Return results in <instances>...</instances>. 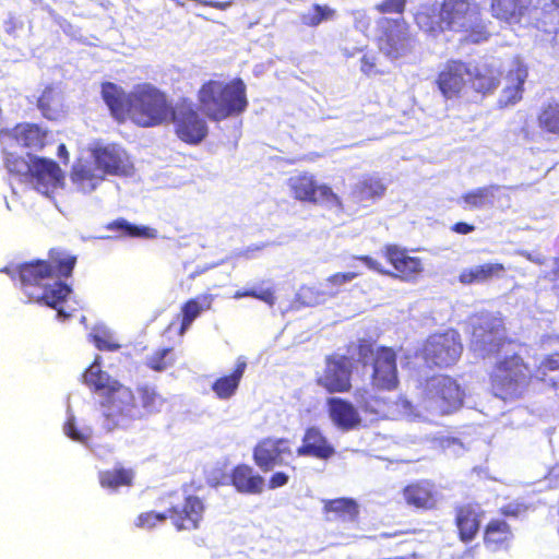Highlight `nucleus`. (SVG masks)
Instances as JSON below:
<instances>
[{"label": "nucleus", "instance_id": "nucleus-1", "mask_svg": "<svg viewBox=\"0 0 559 559\" xmlns=\"http://www.w3.org/2000/svg\"><path fill=\"white\" fill-rule=\"evenodd\" d=\"M76 258L59 249L49 252V261L37 260L25 263L7 272L12 278L19 276L21 290L27 301L57 310L59 319L70 317L60 305L71 293V288L61 281L72 274Z\"/></svg>", "mask_w": 559, "mask_h": 559}, {"label": "nucleus", "instance_id": "nucleus-2", "mask_svg": "<svg viewBox=\"0 0 559 559\" xmlns=\"http://www.w3.org/2000/svg\"><path fill=\"white\" fill-rule=\"evenodd\" d=\"M418 27L436 37L444 29L469 33L468 39L479 43L485 39V25L479 7L468 0H444L441 5L424 4L415 14Z\"/></svg>", "mask_w": 559, "mask_h": 559}, {"label": "nucleus", "instance_id": "nucleus-3", "mask_svg": "<svg viewBox=\"0 0 559 559\" xmlns=\"http://www.w3.org/2000/svg\"><path fill=\"white\" fill-rule=\"evenodd\" d=\"M200 108L213 121H222L242 114L248 107L246 84L240 79L228 83L209 81L198 94Z\"/></svg>", "mask_w": 559, "mask_h": 559}, {"label": "nucleus", "instance_id": "nucleus-4", "mask_svg": "<svg viewBox=\"0 0 559 559\" xmlns=\"http://www.w3.org/2000/svg\"><path fill=\"white\" fill-rule=\"evenodd\" d=\"M4 167L12 176H16L21 182L29 185L39 193L49 197L63 179L60 167L52 159L32 156L28 160L9 152L10 143L2 141Z\"/></svg>", "mask_w": 559, "mask_h": 559}, {"label": "nucleus", "instance_id": "nucleus-5", "mask_svg": "<svg viewBox=\"0 0 559 559\" xmlns=\"http://www.w3.org/2000/svg\"><path fill=\"white\" fill-rule=\"evenodd\" d=\"M163 502L167 507V512L141 513L135 525L141 528H152L169 518L179 531L198 528L204 512L203 502L198 497H186L180 492H173L163 498Z\"/></svg>", "mask_w": 559, "mask_h": 559}, {"label": "nucleus", "instance_id": "nucleus-6", "mask_svg": "<svg viewBox=\"0 0 559 559\" xmlns=\"http://www.w3.org/2000/svg\"><path fill=\"white\" fill-rule=\"evenodd\" d=\"M128 115L141 127H153L168 121L174 107L166 95L151 84L134 87L128 95Z\"/></svg>", "mask_w": 559, "mask_h": 559}, {"label": "nucleus", "instance_id": "nucleus-7", "mask_svg": "<svg viewBox=\"0 0 559 559\" xmlns=\"http://www.w3.org/2000/svg\"><path fill=\"white\" fill-rule=\"evenodd\" d=\"M531 372L518 355L498 361L490 374L493 394L503 401H514L527 391Z\"/></svg>", "mask_w": 559, "mask_h": 559}, {"label": "nucleus", "instance_id": "nucleus-8", "mask_svg": "<svg viewBox=\"0 0 559 559\" xmlns=\"http://www.w3.org/2000/svg\"><path fill=\"white\" fill-rule=\"evenodd\" d=\"M104 428L111 431L116 428H129L135 420L143 418V412L135 402L133 392L120 385L102 403Z\"/></svg>", "mask_w": 559, "mask_h": 559}, {"label": "nucleus", "instance_id": "nucleus-9", "mask_svg": "<svg viewBox=\"0 0 559 559\" xmlns=\"http://www.w3.org/2000/svg\"><path fill=\"white\" fill-rule=\"evenodd\" d=\"M502 320L491 313H481L473 321L471 349L481 358L500 352L504 346Z\"/></svg>", "mask_w": 559, "mask_h": 559}, {"label": "nucleus", "instance_id": "nucleus-10", "mask_svg": "<svg viewBox=\"0 0 559 559\" xmlns=\"http://www.w3.org/2000/svg\"><path fill=\"white\" fill-rule=\"evenodd\" d=\"M288 187L295 199L323 205L336 212L345 211L342 199L326 185H318L314 176L299 173L288 179Z\"/></svg>", "mask_w": 559, "mask_h": 559}, {"label": "nucleus", "instance_id": "nucleus-11", "mask_svg": "<svg viewBox=\"0 0 559 559\" xmlns=\"http://www.w3.org/2000/svg\"><path fill=\"white\" fill-rule=\"evenodd\" d=\"M463 394L456 381L448 376H436L427 381L425 408L433 414H448L462 405Z\"/></svg>", "mask_w": 559, "mask_h": 559}, {"label": "nucleus", "instance_id": "nucleus-12", "mask_svg": "<svg viewBox=\"0 0 559 559\" xmlns=\"http://www.w3.org/2000/svg\"><path fill=\"white\" fill-rule=\"evenodd\" d=\"M369 353L372 357V385L379 390L395 389L399 383L395 352L389 347H380L373 353L369 345H360L359 358L364 366H367L364 359Z\"/></svg>", "mask_w": 559, "mask_h": 559}, {"label": "nucleus", "instance_id": "nucleus-13", "mask_svg": "<svg viewBox=\"0 0 559 559\" xmlns=\"http://www.w3.org/2000/svg\"><path fill=\"white\" fill-rule=\"evenodd\" d=\"M460 335L453 330L429 336L424 345L423 354L427 364L448 367L457 361L462 354Z\"/></svg>", "mask_w": 559, "mask_h": 559}, {"label": "nucleus", "instance_id": "nucleus-14", "mask_svg": "<svg viewBox=\"0 0 559 559\" xmlns=\"http://www.w3.org/2000/svg\"><path fill=\"white\" fill-rule=\"evenodd\" d=\"M170 119L179 139L190 144L200 143L207 135V123L195 110L192 103L183 100L171 111Z\"/></svg>", "mask_w": 559, "mask_h": 559}, {"label": "nucleus", "instance_id": "nucleus-15", "mask_svg": "<svg viewBox=\"0 0 559 559\" xmlns=\"http://www.w3.org/2000/svg\"><path fill=\"white\" fill-rule=\"evenodd\" d=\"M253 460L263 472L288 465L293 460L290 441L285 438H265L254 447Z\"/></svg>", "mask_w": 559, "mask_h": 559}, {"label": "nucleus", "instance_id": "nucleus-16", "mask_svg": "<svg viewBox=\"0 0 559 559\" xmlns=\"http://www.w3.org/2000/svg\"><path fill=\"white\" fill-rule=\"evenodd\" d=\"M383 29L379 39V48L385 56L391 59H399L413 51L415 40L405 22L399 20L386 21Z\"/></svg>", "mask_w": 559, "mask_h": 559}, {"label": "nucleus", "instance_id": "nucleus-17", "mask_svg": "<svg viewBox=\"0 0 559 559\" xmlns=\"http://www.w3.org/2000/svg\"><path fill=\"white\" fill-rule=\"evenodd\" d=\"M353 362L345 356H336L326 360L323 373L318 383L329 392H344L350 388Z\"/></svg>", "mask_w": 559, "mask_h": 559}, {"label": "nucleus", "instance_id": "nucleus-18", "mask_svg": "<svg viewBox=\"0 0 559 559\" xmlns=\"http://www.w3.org/2000/svg\"><path fill=\"white\" fill-rule=\"evenodd\" d=\"M472 78L469 66L461 61H449L438 75V86L447 98L457 96Z\"/></svg>", "mask_w": 559, "mask_h": 559}, {"label": "nucleus", "instance_id": "nucleus-19", "mask_svg": "<svg viewBox=\"0 0 559 559\" xmlns=\"http://www.w3.org/2000/svg\"><path fill=\"white\" fill-rule=\"evenodd\" d=\"M93 162L103 175H127L131 167L129 157L123 148L110 144L95 148L92 153Z\"/></svg>", "mask_w": 559, "mask_h": 559}, {"label": "nucleus", "instance_id": "nucleus-20", "mask_svg": "<svg viewBox=\"0 0 559 559\" xmlns=\"http://www.w3.org/2000/svg\"><path fill=\"white\" fill-rule=\"evenodd\" d=\"M384 255L397 272L396 276L404 281H412L423 272L421 260L411 257L404 248L389 245L384 249Z\"/></svg>", "mask_w": 559, "mask_h": 559}, {"label": "nucleus", "instance_id": "nucleus-21", "mask_svg": "<svg viewBox=\"0 0 559 559\" xmlns=\"http://www.w3.org/2000/svg\"><path fill=\"white\" fill-rule=\"evenodd\" d=\"M503 190V187L497 185L479 187L466 192L461 200L468 210L491 207L496 203L509 205L510 198Z\"/></svg>", "mask_w": 559, "mask_h": 559}, {"label": "nucleus", "instance_id": "nucleus-22", "mask_svg": "<svg viewBox=\"0 0 559 559\" xmlns=\"http://www.w3.org/2000/svg\"><path fill=\"white\" fill-rule=\"evenodd\" d=\"M527 78V68L518 58L509 66L506 76V86L502 90L500 106L513 105L522 98V85Z\"/></svg>", "mask_w": 559, "mask_h": 559}, {"label": "nucleus", "instance_id": "nucleus-23", "mask_svg": "<svg viewBox=\"0 0 559 559\" xmlns=\"http://www.w3.org/2000/svg\"><path fill=\"white\" fill-rule=\"evenodd\" d=\"M103 171L92 160H79L73 165L71 181L76 191L92 193L104 181Z\"/></svg>", "mask_w": 559, "mask_h": 559}, {"label": "nucleus", "instance_id": "nucleus-24", "mask_svg": "<svg viewBox=\"0 0 559 559\" xmlns=\"http://www.w3.org/2000/svg\"><path fill=\"white\" fill-rule=\"evenodd\" d=\"M403 498L409 507L429 510L436 507L439 492L431 481L420 480L406 486L403 490Z\"/></svg>", "mask_w": 559, "mask_h": 559}, {"label": "nucleus", "instance_id": "nucleus-25", "mask_svg": "<svg viewBox=\"0 0 559 559\" xmlns=\"http://www.w3.org/2000/svg\"><path fill=\"white\" fill-rule=\"evenodd\" d=\"M329 416L332 423L343 431H349L357 428L361 418L356 407L340 397L328 400Z\"/></svg>", "mask_w": 559, "mask_h": 559}, {"label": "nucleus", "instance_id": "nucleus-26", "mask_svg": "<svg viewBox=\"0 0 559 559\" xmlns=\"http://www.w3.org/2000/svg\"><path fill=\"white\" fill-rule=\"evenodd\" d=\"M385 190L386 187L378 176L366 175L353 186L350 199L354 203L366 206L382 198Z\"/></svg>", "mask_w": 559, "mask_h": 559}, {"label": "nucleus", "instance_id": "nucleus-27", "mask_svg": "<svg viewBox=\"0 0 559 559\" xmlns=\"http://www.w3.org/2000/svg\"><path fill=\"white\" fill-rule=\"evenodd\" d=\"M4 135V142H16L29 150H38L45 145L46 132L36 124H19L11 131H0Z\"/></svg>", "mask_w": 559, "mask_h": 559}, {"label": "nucleus", "instance_id": "nucleus-28", "mask_svg": "<svg viewBox=\"0 0 559 559\" xmlns=\"http://www.w3.org/2000/svg\"><path fill=\"white\" fill-rule=\"evenodd\" d=\"M297 454L299 456H314L324 460L334 454V448L318 428L311 427L306 430L302 445L298 448Z\"/></svg>", "mask_w": 559, "mask_h": 559}, {"label": "nucleus", "instance_id": "nucleus-29", "mask_svg": "<svg viewBox=\"0 0 559 559\" xmlns=\"http://www.w3.org/2000/svg\"><path fill=\"white\" fill-rule=\"evenodd\" d=\"M481 509L477 504H466L457 509L456 526L464 542L472 540L480 525Z\"/></svg>", "mask_w": 559, "mask_h": 559}, {"label": "nucleus", "instance_id": "nucleus-30", "mask_svg": "<svg viewBox=\"0 0 559 559\" xmlns=\"http://www.w3.org/2000/svg\"><path fill=\"white\" fill-rule=\"evenodd\" d=\"M531 3L532 0H492L491 13L493 17L513 24L520 22Z\"/></svg>", "mask_w": 559, "mask_h": 559}, {"label": "nucleus", "instance_id": "nucleus-31", "mask_svg": "<svg viewBox=\"0 0 559 559\" xmlns=\"http://www.w3.org/2000/svg\"><path fill=\"white\" fill-rule=\"evenodd\" d=\"M233 485L241 493L259 495L264 488V478L248 465L237 466L231 475Z\"/></svg>", "mask_w": 559, "mask_h": 559}, {"label": "nucleus", "instance_id": "nucleus-32", "mask_svg": "<svg viewBox=\"0 0 559 559\" xmlns=\"http://www.w3.org/2000/svg\"><path fill=\"white\" fill-rule=\"evenodd\" d=\"M247 368V359L239 356L236 360V367L231 374L218 378L213 384L212 390L221 400H228L235 395L240 380Z\"/></svg>", "mask_w": 559, "mask_h": 559}, {"label": "nucleus", "instance_id": "nucleus-33", "mask_svg": "<svg viewBox=\"0 0 559 559\" xmlns=\"http://www.w3.org/2000/svg\"><path fill=\"white\" fill-rule=\"evenodd\" d=\"M99 356L95 358V361L90 366V368L83 374L84 382L95 392L106 395V397L111 394L116 388H119L121 384L116 380L111 379L110 376L100 369Z\"/></svg>", "mask_w": 559, "mask_h": 559}, {"label": "nucleus", "instance_id": "nucleus-34", "mask_svg": "<svg viewBox=\"0 0 559 559\" xmlns=\"http://www.w3.org/2000/svg\"><path fill=\"white\" fill-rule=\"evenodd\" d=\"M500 72L490 66H480L472 69L469 82L473 88L478 93H490L499 84Z\"/></svg>", "mask_w": 559, "mask_h": 559}, {"label": "nucleus", "instance_id": "nucleus-35", "mask_svg": "<svg viewBox=\"0 0 559 559\" xmlns=\"http://www.w3.org/2000/svg\"><path fill=\"white\" fill-rule=\"evenodd\" d=\"M103 98L111 114L120 119L128 114V95L114 83H105L102 86Z\"/></svg>", "mask_w": 559, "mask_h": 559}, {"label": "nucleus", "instance_id": "nucleus-36", "mask_svg": "<svg viewBox=\"0 0 559 559\" xmlns=\"http://www.w3.org/2000/svg\"><path fill=\"white\" fill-rule=\"evenodd\" d=\"M504 271L500 263H486L469 269H464L460 274L462 284H473L488 281L493 276H499Z\"/></svg>", "mask_w": 559, "mask_h": 559}, {"label": "nucleus", "instance_id": "nucleus-37", "mask_svg": "<svg viewBox=\"0 0 559 559\" xmlns=\"http://www.w3.org/2000/svg\"><path fill=\"white\" fill-rule=\"evenodd\" d=\"M324 511L329 520L342 519L344 521H353L358 514V506L353 499L338 498L325 501Z\"/></svg>", "mask_w": 559, "mask_h": 559}, {"label": "nucleus", "instance_id": "nucleus-38", "mask_svg": "<svg viewBox=\"0 0 559 559\" xmlns=\"http://www.w3.org/2000/svg\"><path fill=\"white\" fill-rule=\"evenodd\" d=\"M300 22L310 27H317L323 22L336 19V10L326 5L313 3L299 14Z\"/></svg>", "mask_w": 559, "mask_h": 559}, {"label": "nucleus", "instance_id": "nucleus-39", "mask_svg": "<svg viewBox=\"0 0 559 559\" xmlns=\"http://www.w3.org/2000/svg\"><path fill=\"white\" fill-rule=\"evenodd\" d=\"M534 377L551 388H557L559 385V354L545 357L538 365Z\"/></svg>", "mask_w": 559, "mask_h": 559}, {"label": "nucleus", "instance_id": "nucleus-40", "mask_svg": "<svg viewBox=\"0 0 559 559\" xmlns=\"http://www.w3.org/2000/svg\"><path fill=\"white\" fill-rule=\"evenodd\" d=\"M511 538L509 525L504 521H492L485 532V543L491 550L502 548Z\"/></svg>", "mask_w": 559, "mask_h": 559}, {"label": "nucleus", "instance_id": "nucleus-41", "mask_svg": "<svg viewBox=\"0 0 559 559\" xmlns=\"http://www.w3.org/2000/svg\"><path fill=\"white\" fill-rule=\"evenodd\" d=\"M211 300L204 296L201 299H190L182 306V321L179 334L183 335L192 322L200 316L204 309H210Z\"/></svg>", "mask_w": 559, "mask_h": 559}, {"label": "nucleus", "instance_id": "nucleus-42", "mask_svg": "<svg viewBox=\"0 0 559 559\" xmlns=\"http://www.w3.org/2000/svg\"><path fill=\"white\" fill-rule=\"evenodd\" d=\"M141 399V409L143 417L145 415L156 414L162 412L166 400L152 386H141L138 390Z\"/></svg>", "mask_w": 559, "mask_h": 559}, {"label": "nucleus", "instance_id": "nucleus-43", "mask_svg": "<svg viewBox=\"0 0 559 559\" xmlns=\"http://www.w3.org/2000/svg\"><path fill=\"white\" fill-rule=\"evenodd\" d=\"M537 121L544 132L559 136V104L550 103L543 107Z\"/></svg>", "mask_w": 559, "mask_h": 559}, {"label": "nucleus", "instance_id": "nucleus-44", "mask_svg": "<svg viewBox=\"0 0 559 559\" xmlns=\"http://www.w3.org/2000/svg\"><path fill=\"white\" fill-rule=\"evenodd\" d=\"M91 336L95 346L99 350H117L120 348V344L118 343L115 333L105 324H96L92 332Z\"/></svg>", "mask_w": 559, "mask_h": 559}, {"label": "nucleus", "instance_id": "nucleus-45", "mask_svg": "<svg viewBox=\"0 0 559 559\" xmlns=\"http://www.w3.org/2000/svg\"><path fill=\"white\" fill-rule=\"evenodd\" d=\"M133 474L129 469H115L102 472L99 474V481L102 487L117 489L119 486L130 485Z\"/></svg>", "mask_w": 559, "mask_h": 559}, {"label": "nucleus", "instance_id": "nucleus-46", "mask_svg": "<svg viewBox=\"0 0 559 559\" xmlns=\"http://www.w3.org/2000/svg\"><path fill=\"white\" fill-rule=\"evenodd\" d=\"M107 228L110 230H121L131 237L156 238L157 236L155 229L145 226H136L126 219H117L108 224Z\"/></svg>", "mask_w": 559, "mask_h": 559}, {"label": "nucleus", "instance_id": "nucleus-47", "mask_svg": "<svg viewBox=\"0 0 559 559\" xmlns=\"http://www.w3.org/2000/svg\"><path fill=\"white\" fill-rule=\"evenodd\" d=\"M335 290L320 292L316 287L304 286L298 292L299 300L307 306H316L325 301L326 296L332 297L336 294Z\"/></svg>", "mask_w": 559, "mask_h": 559}, {"label": "nucleus", "instance_id": "nucleus-48", "mask_svg": "<svg viewBox=\"0 0 559 559\" xmlns=\"http://www.w3.org/2000/svg\"><path fill=\"white\" fill-rule=\"evenodd\" d=\"M64 435L73 441L87 444L92 430L90 428L79 429L75 426L74 417L70 416L63 427Z\"/></svg>", "mask_w": 559, "mask_h": 559}, {"label": "nucleus", "instance_id": "nucleus-49", "mask_svg": "<svg viewBox=\"0 0 559 559\" xmlns=\"http://www.w3.org/2000/svg\"><path fill=\"white\" fill-rule=\"evenodd\" d=\"M355 396L358 404L366 411L373 414H381L383 412V402L373 399L372 394L367 390H357Z\"/></svg>", "mask_w": 559, "mask_h": 559}, {"label": "nucleus", "instance_id": "nucleus-50", "mask_svg": "<svg viewBox=\"0 0 559 559\" xmlns=\"http://www.w3.org/2000/svg\"><path fill=\"white\" fill-rule=\"evenodd\" d=\"M171 350L166 348L157 352L153 356L148 358V366L156 370V371H163L168 366L171 365L173 359L170 358Z\"/></svg>", "mask_w": 559, "mask_h": 559}, {"label": "nucleus", "instance_id": "nucleus-51", "mask_svg": "<svg viewBox=\"0 0 559 559\" xmlns=\"http://www.w3.org/2000/svg\"><path fill=\"white\" fill-rule=\"evenodd\" d=\"M357 276H358V273H355V272L334 274L326 280V283L323 285V288L325 292L333 290L330 287V285H343L345 283L353 281Z\"/></svg>", "mask_w": 559, "mask_h": 559}, {"label": "nucleus", "instance_id": "nucleus-52", "mask_svg": "<svg viewBox=\"0 0 559 559\" xmlns=\"http://www.w3.org/2000/svg\"><path fill=\"white\" fill-rule=\"evenodd\" d=\"M406 0H384L377 8L383 13H402L405 7Z\"/></svg>", "mask_w": 559, "mask_h": 559}, {"label": "nucleus", "instance_id": "nucleus-53", "mask_svg": "<svg viewBox=\"0 0 559 559\" xmlns=\"http://www.w3.org/2000/svg\"><path fill=\"white\" fill-rule=\"evenodd\" d=\"M354 25L360 32H366L370 25V19L367 16L365 11L357 10L353 12Z\"/></svg>", "mask_w": 559, "mask_h": 559}, {"label": "nucleus", "instance_id": "nucleus-54", "mask_svg": "<svg viewBox=\"0 0 559 559\" xmlns=\"http://www.w3.org/2000/svg\"><path fill=\"white\" fill-rule=\"evenodd\" d=\"M249 297L260 299L270 306H273L275 302V297L270 289H262V290L249 289Z\"/></svg>", "mask_w": 559, "mask_h": 559}, {"label": "nucleus", "instance_id": "nucleus-55", "mask_svg": "<svg viewBox=\"0 0 559 559\" xmlns=\"http://www.w3.org/2000/svg\"><path fill=\"white\" fill-rule=\"evenodd\" d=\"M288 479H289L288 475L285 474L284 472H276L270 478L269 487H270V489L283 487L288 483Z\"/></svg>", "mask_w": 559, "mask_h": 559}, {"label": "nucleus", "instance_id": "nucleus-56", "mask_svg": "<svg viewBox=\"0 0 559 559\" xmlns=\"http://www.w3.org/2000/svg\"><path fill=\"white\" fill-rule=\"evenodd\" d=\"M51 95L52 90L46 88L38 99V107L41 109L45 116H47V111L50 109Z\"/></svg>", "mask_w": 559, "mask_h": 559}, {"label": "nucleus", "instance_id": "nucleus-57", "mask_svg": "<svg viewBox=\"0 0 559 559\" xmlns=\"http://www.w3.org/2000/svg\"><path fill=\"white\" fill-rule=\"evenodd\" d=\"M359 260L362 261L365 263V265L370 270H373V271H377V272L383 273V274H390L389 272H384L381 269L380 263L378 261H376L374 259H372L368 255L360 257Z\"/></svg>", "mask_w": 559, "mask_h": 559}, {"label": "nucleus", "instance_id": "nucleus-58", "mask_svg": "<svg viewBox=\"0 0 559 559\" xmlns=\"http://www.w3.org/2000/svg\"><path fill=\"white\" fill-rule=\"evenodd\" d=\"M373 68H374V59H373V57H369V56L365 55L361 58L360 70L364 73H366L367 75H370L373 72Z\"/></svg>", "mask_w": 559, "mask_h": 559}, {"label": "nucleus", "instance_id": "nucleus-59", "mask_svg": "<svg viewBox=\"0 0 559 559\" xmlns=\"http://www.w3.org/2000/svg\"><path fill=\"white\" fill-rule=\"evenodd\" d=\"M475 229V227L473 225H469L467 223H463V222H460V223H456L454 226H453V230L459 233V234H463V235H466V234H469L472 233L473 230Z\"/></svg>", "mask_w": 559, "mask_h": 559}, {"label": "nucleus", "instance_id": "nucleus-60", "mask_svg": "<svg viewBox=\"0 0 559 559\" xmlns=\"http://www.w3.org/2000/svg\"><path fill=\"white\" fill-rule=\"evenodd\" d=\"M521 254L536 264H543L545 261V259L539 253H528L526 251H522Z\"/></svg>", "mask_w": 559, "mask_h": 559}, {"label": "nucleus", "instance_id": "nucleus-61", "mask_svg": "<svg viewBox=\"0 0 559 559\" xmlns=\"http://www.w3.org/2000/svg\"><path fill=\"white\" fill-rule=\"evenodd\" d=\"M206 5H211L216 9L225 10L228 7H230L231 2H214V1H204L203 2Z\"/></svg>", "mask_w": 559, "mask_h": 559}, {"label": "nucleus", "instance_id": "nucleus-62", "mask_svg": "<svg viewBox=\"0 0 559 559\" xmlns=\"http://www.w3.org/2000/svg\"><path fill=\"white\" fill-rule=\"evenodd\" d=\"M58 156L64 160L69 159V153L64 144H60L58 146Z\"/></svg>", "mask_w": 559, "mask_h": 559}, {"label": "nucleus", "instance_id": "nucleus-63", "mask_svg": "<svg viewBox=\"0 0 559 559\" xmlns=\"http://www.w3.org/2000/svg\"><path fill=\"white\" fill-rule=\"evenodd\" d=\"M503 513L507 515H518L519 514V507L513 508L512 506H508L504 508Z\"/></svg>", "mask_w": 559, "mask_h": 559}, {"label": "nucleus", "instance_id": "nucleus-64", "mask_svg": "<svg viewBox=\"0 0 559 559\" xmlns=\"http://www.w3.org/2000/svg\"><path fill=\"white\" fill-rule=\"evenodd\" d=\"M242 297H249V289L248 290H237L234 294V298L235 299H239V298H242Z\"/></svg>", "mask_w": 559, "mask_h": 559}]
</instances>
